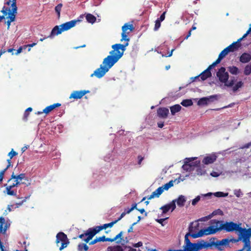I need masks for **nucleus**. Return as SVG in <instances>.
I'll return each mask as SVG.
<instances>
[{
	"label": "nucleus",
	"instance_id": "nucleus-1",
	"mask_svg": "<svg viewBox=\"0 0 251 251\" xmlns=\"http://www.w3.org/2000/svg\"><path fill=\"white\" fill-rule=\"evenodd\" d=\"M134 29L133 25L128 23L125 24L122 26L121 41H126V43L125 44H116L112 45L113 50L110 51V54L103 59L102 64L91 75V77L95 76L98 78H101L122 57L126 47L128 45L129 39L127 38V35Z\"/></svg>",
	"mask_w": 251,
	"mask_h": 251
},
{
	"label": "nucleus",
	"instance_id": "nucleus-2",
	"mask_svg": "<svg viewBox=\"0 0 251 251\" xmlns=\"http://www.w3.org/2000/svg\"><path fill=\"white\" fill-rule=\"evenodd\" d=\"M212 226L207 228L201 229L197 234L192 235V237L197 238L202 237L203 235L213 234L219 231L225 230L227 232L238 231L240 227V225L233 222H226L225 223L221 221L212 220L210 221Z\"/></svg>",
	"mask_w": 251,
	"mask_h": 251
},
{
	"label": "nucleus",
	"instance_id": "nucleus-3",
	"mask_svg": "<svg viewBox=\"0 0 251 251\" xmlns=\"http://www.w3.org/2000/svg\"><path fill=\"white\" fill-rule=\"evenodd\" d=\"M193 223L190 225L189 227V232L186 234L184 237V245L186 251H199L202 249L208 248L212 246L213 243H211V238L210 239V242L204 241L201 240L199 241L197 243H191L188 238V236L192 237V235L197 234V233H194L196 227H194Z\"/></svg>",
	"mask_w": 251,
	"mask_h": 251
},
{
	"label": "nucleus",
	"instance_id": "nucleus-4",
	"mask_svg": "<svg viewBox=\"0 0 251 251\" xmlns=\"http://www.w3.org/2000/svg\"><path fill=\"white\" fill-rule=\"evenodd\" d=\"M79 20H72L64 23L60 25H56L52 29L50 34L48 36L50 38H53L55 35L61 34L63 31L68 30L75 26Z\"/></svg>",
	"mask_w": 251,
	"mask_h": 251
},
{
	"label": "nucleus",
	"instance_id": "nucleus-5",
	"mask_svg": "<svg viewBox=\"0 0 251 251\" xmlns=\"http://www.w3.org/2000/svg\"><path fill=\"white\" fill-rule=\"evenodd\" d=\"M251 237V227L246 229L240 226L239 230L238 237L237 241L242 240L244 243V247H249L251 249L250 238Z\"/></svg>",
	"mask_w": 251,
	"mask_h": 251
},
{
	"label": "nucleus",
	"instance_id": "nucleus-6",
	"mask_svg": "<svg viewBox=\"0 0 251 251\" xmlns=\"http://www.w3.org/2000/svg\"><path fill=\"white\" fill-rule=\"evenodd\" d=\"M173 185L174 181L172 180L162 186L158 187L156 190L153 192L151 195H150V196L148 198V200H151L155 197L158 198L160 195L163 192L164 190H168L170 188L173 186Z\"/></svg>",
	"mask_w": 251,
	"mask_h": 251
},
{
	"label": "nucleus",
	"instance_id": "nucleus-7",
	"mask_svg": "<svg viewBox=\"0 0 251 251\" xmlns=\"http://www.w3.org/2000/svg\"><path fill=\"white\" fill-rule=\"evenodd\" d=\"M56 237V242L57 243H60V242H61L62 243L61 246L59 248L60 251L66 248L69 244V241L67 238L66 234L62 232L57 233Z\"/></svg>",
	"mask_w": 251,
	"mask_h": 251
},
{
	"label": "nucleus",
	"instance_id": "nucleus-8",
	"mask_svg": "<svg viewBox=\"0 0 251 251\" xmlns=\"http://www.w3.org/2000/svg\"><path fill=\"white\" fill-rule=\"evenodd\" d=\"M216 239L215 238H211V243H213L212 246H215V247L219 251H223L224 250V246L227 245L229 242V240L228 239H223L221 241L217 240L215 241Z\"/></svg>",
	"mask_w": 251,
	"mask_h": 251
},
{
	"label": "nucleus",
	"instance_id": "nucleus-9",
	"mask_svg": "<svg viewBox=\"0 0 251 251\" xmlns=\"http://www.w3.org/2000/svg\"><path fill=\"white\" fill-rule=\"evenodd\" d=\"M195 158H186L185 159L184 164L182 166V168L184 170L186 171H191L193 167H196L198 166L200 164V161L197 162H193L192 161L195 159Z\"/></svg>",
	"mask_w": 251,
	"mask_h": 251
},
{
	"label": "nucleus",
	"instance_id": "nucleus-10",
	"mask_svg": "<svg viewBox=\"0 0 251 251\" xmlns=\"http://www.w3.org/2000/svg\"><path fill=\"white\" fill-rule=\"evenodd\" d=\"M1 12L3 14V16L4 17L8 14V16L7 17L8 20L12 22L15 20L16 14L17 13V11H14L13 9H10V8L3 6L1 10Z\"/></svg>",
	"mask_w": 251,
	"mask_h": 251
},
{
	"label": "nucleus",
	"instance_id": "nucleus-11",
	"mask_svg": "<svg viewBox=\"0 0 251 251\" xmlns=\"http://www.w3.org/2000/svg\"><path fill=\"white\" fill-rule=\"evenodd\" d=\"M217 76L219 78V80L223 83L227 81L229 78V75L227 72L226 71L225 67H221L217 73Z\"/></svg>",
	"mask_w": 251,
	"mask_h": 251
},
{
	"label": "nucleus",
	"instance_id": "nucleus-12",
	"mask_svg": "<svg viewBox=\"0 0 251 251\" xmlns=\"http://www.w3.org/2000/svg\"><path fill=\"white\" fill-rule=\"evenodd\" d=\"M89 90H80V91H74L70 95L69 98L74 99L75 100L80 99L82 98L85 94L89 93Z\"/></svg>",
	"mask_w": 251,
	"mask_h": 251
},
{
	"label": "nucleus",
	"instance_id": "nucleus-13",
	"mask_svg": "<svg viewBox=\"0 0 251 251\" xmlns=\"http://www.w3.org/2000/svg\"><path fill=\"white\" fill-rule=\"evenodd\" d=\"M176 208V201H172L170 203L165 204L160 207V209L162 210V213L165 214L168 212L170 210L173 211Z\"/></svg>",
	"mask_w": 251,
	"mask_h": 251
},
{
	"label": "nucleus",
	"instance_id": "nucleus-14",
	"mask_svg": "<svg viewBox=\"0 0 251 251\" xmlns=\"http://www.w3.org/2000/svg\"><path fill=\"white\" fill-rule=\"evenodd\" d=\"M102 229V226H96L93 228H89L88 229L89 232L88 233V234H89L88 238H87L88 240H91L97 233Z\"/></svg>",
	"mask_w": 251,
	"mask_h": 251
},
{
	"label": "nucleus",
	"instance_id": "nucleus-15",
	"mask_svg": "<svg viewBox=\"0 0 251 251\" xmlns=\"http://www.w3.org/2000/svg\"><path fill=\"white\" fill-rule=\"evenodd\" d=\"M217 156L215 153L209 154L205 156L202 160V162L205 165H208L214 163L217 159Z\"/></svg>",
	"mask_w": 251,
	"mask_h": 251
},
{
	"label": "nucleus",
	"instance_id": "nucleus-16",
	"mask_svg": "<svg viewBox=\"0 0 251 251\" xmlns=\"http://www.w3.org/2000/svg\"><path fill=\"white\" fill-rule=\"evenodd\" d=\"M243 39L242 37L238 39L236 42H234L226 47L230 52H233L237 50L241 47V41Z\"/></svg>",
	"mask_w": 251,
	"mask_h": 251
},
{
	"label": "nucleus",
	"instance_id": "nucleus-17",
	"mask_svg": "<svg viewBox=\"0 0 251 251\" xmlns=\"http://www.w3.org/2000/svg\"><path fill=\"white\" fill-rule=\"evenodd\" d=\"M211 76V73L210 71L208 70V69H206L203 72H202L200 75L196 76L194 77H192L193 79L192 81H194L197 79H199V77H201V79L202 80H206L207 78L210 77Z\"/></svg>",
	"mask_w": 251,
	"mask_h": 251
},
{
	"label": "nucleus",
	"instance_id": "nucleus-18",
	"mask_svg": "<svg viewBox=\"0 0 251 251\" xmlns=\"http://www.w3.org/2000/svg\"><path fill=\"white\" fill-rule=\"evenodd\" d=\"M169 113V109L166 107H160L157 110V116L163 119L166 118Z\"/></svg>",
	"mask_w": 251,
	"mask_h": 251
},
{
	"label": "nucleus",
	"instance_id": "nucleus-19",
	"mask_svg": "<svg viewBox=\"0 0 251 251\" xmlns=\"http://www.w3.org/2000/svg\"><path fill=\"white\" fill-rule=\"evenodd\" d=\"M216 95L211 96L209 97H203L200 99L198 101V105H207L209 101H212L214 98H216Z\"/></svg>",
	"mask_w": 251,
	"mask_h": 251
},
{
	"label": "nucleus",
	"instance_id": "nucleus-20",
	"mask_svg": "<svg viewBox=\"0 0 251 251\" xmlns=\"http://www.w3.org/2000/svg\"><path fill=\"white\" fill-rule=\"evenodd\" d=\"M239 60L242 63H247L251 60V55L249 53L244 52L240 57Z\"/></svg>",
	"mask_w": 251,
	"mask_h": 251
},
{
	"label": "nucleus",
	"instance_id": "nucleus-21",
	"mask_svg": "<svg viewBox=\"0 0 251 251\" xmlns=\"http://www.w3.org/2000/svg\"><path fill=\"white\" fill-rule=\"evenodd\" d=\"M26 177L25 176V174H21L18 175H15L14 173H12L10 178L8 180V182L10 181L12 179H16L18 180V181H20V182H22L21 181L23 179H26Z\"/></svg>",
	"mask_w": 251,
	"mask_h": 251
},
{
	"label": "nucleus",
	"instance_id": "nucleus-22",
	"mask_svg": "<svg viewBox=\"0 0 251 251\" xmlns=\"http://www.w3.org/2000/svg\"><path fill=\"white\" fill-rule=\"evenodd\" d=\"M136 206H137V204L133 203L132 205V207L131 208H126L125 209L124 211L121 214L120 217L118 218V220L119 221H120L126 214H129L133 209H137Z\"/></svg>",
	"mask_w": 251,
	"mask_h": 251
},
{
	"label": "nucleus",
	"instance_id": "nucleus-23",
	"mask_svg": "<svg viewBox=\"0 0 251 251\" xmlns=\"http://www.w3.org/2000/svg\"><path fill=\"white\" fill-rule=\"evenodd\" d=\"M61 106V104L59 103H56L50 105L48 106H47L44 110L43 112L46 114H49L50 112L53 110L56 107H58Z\"/></svg>",
	"mask_w": 251,
	"mask_h": 251
},
{
	"label": "nucleus",
	"instance_id": "nucleus-24",
	"mask_svg": "<svg viewBox=\"0 0 251 251\" xmlns=\"http://www.w3.org/2000/svg\"><path fill=\"white\" fill-rule=\"evenodd\" d=\"M174 201H176V202L177 205L179 207L183 206L186 202L185 198L182 195L179 196L177 199Z\"/></svg>",
	"mask_w": 251,
	"mask_h": 251
},
{
	"label": "nucleus",
	"instance_id": "nucleus-25",
	"mask_svg": "<svg viewBox=\"0 0 251 251\" xmlns=\"http://www.w3.org/2000/svg\"><path fill=\"white\" fill-rule=\"evenodd\" d=\"M89 232V230L88 229L84 233H83V234H80L78 237L81 239L83 241H84L85 243H88L89 241L90 240H88V236H89V234H88V233ZM77 238V237H73V239H76Z\"/></svg>",
	"mask_w": 251,
	"mask_h": 251
},
{
	"label": "nucleus",
	"instance_id": "nucleus-26",
	"mask_svg": "<svg viewBox=\"0 0 251 251\" xmlns=\"http://www.w3.org/2000/svg\"><path fill=\"white\" fill-rule=\"evenodd\" d=\"M181 109V106L179 104H175L170 107V110L172 115H175L177 112H179Z\"/></svg>",
	"mask_w": 251,
	"mask_h": 251
},
{
	"label": "nucleus",
	"instance_id": "nucleus-27",
	"mask_svg": "<svg viewBox=\"0 0 251 251\" xmlns=\"http://www.w3.org/2000/svg\"><path fill=\"white\" fill-rule=\"evenodd\" d=\"M11 2V9H13L14 11H17L16 0H12V1L11 0H7V1L5 2V4L9 6Z\"/></svg>",
	"mask_w": 251,
	"mask_h": 251
},
{
	"label": "nucleus",
	"instance_id": "nucleus-28",
	"mask_svg": "<svg viewBox=\"0 0 251 251\" xmlns=\"http://www.w3.org/2000/svg\"><path fill=\"white\" fill-rule=\"evenodd\" d=\"M86 19L88 23L91 24H94L96 21V17L90 13L86 14Z\"/></svg>",
	"mask_w": 251,
	"mask_h": 251
},
{
	"label": "nucleus",
	"instance_id": "nucleus-29",
	"mask_svg": "<svg viewBox=\"0 0 251 251\" xmlns=\"http://www.w3.org/2000/svg\"><path fill=\"white\" fill-rule=\"evenodd\" d=\"M228 71L232 75H237L239 73L238 68L234 66H229L228 67Z\"/></svg>",
	"mask_w": 251,
	"mask_h": 251
},
{
	"label": "nucleus",
	"instance_id": "nucleus-30",
	"mask_svg": "<svg viewBox=\"0 0 251 251\" xmlns=\"http://www.w3.org/2000/svg\"><path fill=\"white\" fill-rule=\"evenodd\" d=\"M13 187L10 185L7 186L6 187V193L8 195L10 196H15L16 195V191L12 190Z\"/></svg>",
	"mask_w": 251,
	"mask_h": 251
},
{
	"label": "nucleus",
	"instance_id": "nucleus-31",
	"mask_svg": "<svg viewBox=\"0 0 251 251\" xmlns=\"http://www.w3.org/2000/svg\"><path fill=\"white\" fill-rule=\"evenodd\" d=\"M230 51L226 48L219 54L218 58L222 60Z\"/></svg>",
	"mask_w": 251,
	"mask_h": 251
},
{
	"label": "nucleus",
	"instance_id": "nucleus-32",
	"mask_svg": "<svg viewBox=\"0 0 251 251\" xmlns=\"http://www.w3.org/2000/svg\"><path fill=\"white\" fill-rule=\"evenodd\" d=\"M181 104L185 107L192 106L193 104L192 100L190 99H186L181 102Z\"/></svg>",
	"mask_w": 251,
	"mask_h": 251
},
{
	"label": "nucleus",
	"instance_id": "nucleus-33",
	"mask_svg": "<svg viewBox=\"0 0 251 251\" xmlns=\"http://www.w3.org/2000/svg\"><path fill=\"white\" fill-rule=\"evenodd\" d=\"M108 251H124L123 248L120 245H117L114 247H109Z\"/></svg>",
	"mask_w": 251,
	"mask_h": 251
},
{
	"label": "nucleus",
	"instance_id": "nucleus-34",
	"mask_svg": "<svg viewBox=\"0 0 251 251\" xmlns=\"http://www.w3.org/2000/svg\"><path fill=\"white\" fill-rule=\"evenodd\" d=\"M123 231H121L118 234H117L115 237V240L116 241L117 243H121L122 240H124L123 237Z\"/></svg>",
	"mask_w": 251,
	"mask_h": 251
},
{
	"label": "nucleus",
	"instance_id": "nucleus-35",
	"mask_svg": "<svg viewBox=\"0 0 251 251\" xmlns=\"http://www.w3.org/2000/svg\"><path fill=\"white\" fill-rule=\"evenodd\" d=\"M119 220L118 219L112 221V222L108 224H105L102 226L103 229H106L107 227H111L113 226V225L116 224Z\"/></svg>",
	"mask_w": 251,
	"mask_h": 251
},
{
	"label": "nucleus",
	"instance_id": "nucleus-36",
	"mask_svg": "<svg viewBox=\"0 0 251 251\" xmlns=\"http://www.w3.org/2000/svg\"><path fill=\"white\" fill-rule=\"evenodd\" d=\"M63 4L59 3L55 7V11L57 13V17L59 19L60 17V12L61 11Z\"/></svg>",
	"mask_w": 251,
	"mask_h": 251
},
{
	"label": "nucleus",
	"instance_id": "nucleus-37",
	"mask_svg": "<svg viewBox=\"0 0 251 251\" xmlns=\"http://www.w3.org/2000/svg\"><path fill=\"white\" fill-rule=\"evenodd\" d=\"M244 74L246 75H249L251 74V64H248L245 66Z\"/></svg>",
	"mask_w": 251,
	"mask_h": 251
},
{
	"label": "nucleus",
	"instance_id": "nucleus-38",
	"mask_svg": "<svg viewBox=\"0 0 251 251\" xmlns=\"http://www.w3.org/2000/svg\"><path fill=\"white\" fill-rule=\"evenodd\" d=\"M243 86V82L242 81H239L234 86H233L232 90L233 92H236L240 88H241Z\"/></svg>",
	"mask_w": 251,
	"mask_h": 251
},
{
	"label": "nucleus",
	"instance_id": "nucleus-39",
	"mask_svg": "<svg viewBox=\"0 0 251 251\" xmlns=\"http://www.w3.org/2000/svg\"><path fill=\"white\" fill-rule=\"evenodd\" d=\"M235 82V77L234 76L231 77L230 80L229 81H226L225 83V85L227 87H232L233 86Z\"/></svg>",
	"mask_w": 251,
	"mask_h": 251
},
{
	"label": "nucleus",
	"instance_id": "nucleus-40",
	"mask_svg": "<svg viewBox=\"0 0 251 251\" xmlns=\"http://www.w3.org/2000/svg\"><path fill=\"white\" fill-rule=\"evenodd\" d=\"M83 249L85 251H87L89 249V247L86 244H80L78 246V250L79 251H82Z\"/></svg>",
	"mask_w": 251,
	"mask_h": 251
},
{
	"label": "nucleus",
	"instance_id": "nucleus-41",
	"mask_svg": "<svg viewBox=\"0 0 251 251\" xmlns=\"http://www.w3.org/2000/svg\"><path fill=\"white\" fill-rule=\"evenodd\" d=\"M220 59H219L218 58L217 59V60L214 62L211 65H209V67L207 68L208 69V70L210 71L211 69H212L213 67H214L217 64H219L221 62Z\"/></svg>",
	"mask_w": 251,
	"mask_h": 251
},
{
	"label": "nucleus",
	"instance_id": "nucleus-42",
	"mask_svg": "<svg viewBox=\"0 0 251 251\" xmlns=\"http://www.w3.org/2000/svg\"><path fill=\"white\" fill-rule=\"evenodd\" d=\"M214 195L217 197H225L228 195V193H225L222 192H217L215 193Z\"/></svg>",
	"mask_w": 251,
	"mask_h": 251
},
{
	"label": "nucleus",
	"instance_id": "nucleus-43",
	"mask_svg": "<svg viewBox=\"0 0 251 251\" xmlns=\"http://www.w3.org/2000/svg\"><path fill=\"white\" fill-rule=\"evenodd\" d=\"M18 155V153L14 151L13 149H12L11 151L9 152L8 154V156L9 157L10 159H12L14 156Z\"/></svg>",
	"mask_w": 251,
	"mask_h": 251
},
{
	"label": "nucleus",
	"instance_id": "nucleus-44",
	"mask_svg": "<svg viewBox=\"0 0 251 251\" xmlns=\"http://www.w3.org/2000/svg\"><path fill=\"white\" fill-rule=\"evenodd\" d=\"M161 21H159L158 20H156L155 21V25L154 27V30L155 31L157 30L160 27L161 25Z\"/></svg>",
	"mask_w": 251,
	"mask_h": 251
},
{
	"label": "nucleus",
	"instance_id": "nucleus-45",
	"mask_svg": "<svg viewBox=\"0 0 251 251\" xmlns=\"http://www.w3.org/2000/svg\"><path fill=\"white\" fill-rule=\"evenodd\" d=\"M234 194L238 198L240 197L241 196L243 195L240 189L235 190L234 191Z\"/></svg>",
	"mask_w": 251,
	"mask_h": 251
},
{
	"label": "nucleus",
	"instance_id": "nucleus-46",
	"mask_svg": "<svg viewBox=\"0 0 251 251\" xmlns=\"http://www.w3.org/2000/svg\"><path fill=\"white\" fill-rule=\"evenodd\" d=\"M5 224V219L3 217H0V230H2L3 226Z\"/></svg>",
	"mask_w": 251,
	"mask_h": 251
},
{
	"label": "nucleus",
	"instance_id": "nucleus-47",
	"mask_svg": "<svg viewBox=\"0 0 251 251\" xmlns=\"http://www.w3.org/2000/svg\"><path fill=\"white\" fill-rule=\"evenodd\" d=\"M7 169H4L3 170H1L0 172V182H1L3 179V176H4V174L5 173V172L6 171Z\"/></svg>",
	"mask_w": 251,
	"mask_h": 251
},
{
	"label": "nucleus",
	"instance_id": "nucleus-48",
	"mask_svg": "<svg viewBox=\"0 0 251 251\" xmlns=\"http://www.w3.org/2000/svg\"><path fill=\"white\" fill-rule=\"evenodd\" d=\"M200 200V196H197L195 199H193L192 201V204L195 205Z\"/></svg>",
	"mask_w": 251,
	"mask_h": 251
},
{
	"label": "nucleus",
	"instance_id": "nucleus-49",
	"mask_svg": "<svg viewBox=\"0 0 251 251\" xmlns=\"http://www.w3.org/2000/svg\"><path fill=\"white\" fill-rule=\"evenodd\" d=\"M21 184V182L20 181H18L16 179H15V180L14 181V182L11 185H10L12 187L14 188V187L15 186H17L18 185Z\"/></svg>",
	"mask_w": 251,
	"mask_h": 251
},
{
	"label": "nucleus",
	"instance_id": "nucleus-50",
	"mask_svg": "<svg viewBox=\"0 0 251 251\" xmlns=\"http://www.w3.org/2000/svg\"><path fill=\"white\" fill-rule=\"evenodd\" d=\"M166 13V11H165L160 16V17H159V18H158L157 20H158L159 21H161V22H162L164 20L165 18V14Z\"/></svg>",
	"mask_w": 251,
	"mask_h": 251
},
{
	"label": "nucleus",
	"instance_id": "nucleus-51",
	"mask_svg": "<svg viewBox=\"0 0 251 251\" xmlns=\"http://www.w3.org/2000/svg\"><path fill=\"white\" fill-rule=\"evenodd\" d=\"M29 115L28 112H27L26 111H25L23 117V120L25 121H26L27 120V118Z\"/></svg>",
	"mask_w": 251,
	"mask_h": 251
},
{
	"label": "nucleus",
	"instance_id": "nucleus-52",
	"mask_svg": "<svg viewBox=\"0 0 251 251\" xmlns=\"http://www.w3.org/2000/svg\"><path fill=\"white\" fill-rule=\"evenodd\" d=\"M11 159H10L9 158V159H8L7 160V162L8 164H7L6 167L5 169L7 170L10 166H12V164H11Z\"/></svg>",
	"mask_w": 251,
	"mask_h": 251
},
{
	"label": "nucleus",
	"instance_id": "nucleus-53",
	"mask_svg": "<svg viewBox=\"0 0 251 251\" xmlns=\"http://www.w3.org/2000/svg\"><path fill=\"white\" fill-rule=\"evenodd\" d=\"M98 239L99 242L106 241V237H105V236H104V235L101 236V237H99V238H98Z\"/></svg>",
	"mask_w": 251,
	"mask_h": 251
},
{
	"label": "nucleus",
	"instance_id": "nucleus-54",
	"mask_svg": "<svg viewBox=\"0 0 251 251\" xmlns=\"http://www.w3.org/2000/svg\"><path fill=\"white\" fill-rule=\"evenodd\" d=\"M251 249L249 247H244V245L243 246V247L242 249L236 251H251Z\"/></svg>",
	"mask_w": 251,
	"mask_h": 251
},
{
	"label": "nucleus",
	"instance_id": "nucleus-55",
	"mask_svg": "<svg viewBox=\"0 0 251 251\" xmlns=\"http://www.w3.org/2000/svg\"><path fill=\"white\" fill-rule=\"evenodd\" d=\"M251 32V24L250 25V27H249L248 31L242 37L243 39L245 38L250 32Z\"/></svg>",
	"mask_w": 251,
	"mask_h": 251
},
{
	"label": "nucleus",
	"instance_id": "nucleus-56",
	"mask_svg": "<svg viewBox=\"0 0 251 251\" xmlns=\"http://www.w3.org/2000/svg\"><path fill=\"white\" fill-rule=\"evenodd\" d=\"M29 197H28V198ZM27 197H25L21 202L16 203V207H19L20 205H21L24 202L26 201Z\"/></svg>",
	"mask_w": 251,
	"mask_h": 251
},
{
	"label": "nucleus",
	"instance_id": "nucleus-57",
	"mask_svg": "<svg viewBox=\"0 0 251 251\" xmlns=\"http://www.w3.org/2000/svg\"><path fill=\"white\" fill-rule=\"evenodd\" d=\"M138 164L139 165H141L142 161L144 159V157H142L141 155H139L138 156Z\"/></svg>",
	"mask_w": 251,
	"mask_h": 251
},
{
	"label": "nucleus",
	"instance_id": "nucleus-58",
	"mask_svg": "<svg viewBox=\"0 0 251 251\" xmlns=\"http://www.w3.org/2000/svg\"><path fill=\"white\" fill-rule=\"evenodd\" d=\"M210 175L213 177H217L219 176V174L216 172L213 171L211 173Z\"/></svg>",
	"mask_w": 251,
	"mask_h": 251
},
{
	"label": "nucleus",
	"instance_id": "nucleus-59",
	"mask_svg": "<svg viewBox=\"0 0 251 251\" xmlns=\"http://www.w3.org/2000/svg\"><path fill=\"white\" fill-rule=\"evenodd\" d=\"M137 224V222L134 223L132 224L131 226L128 229L127 232H131L133 231V226Z\"/></svg>",
	"mask_w": 251,
	"mask_h": 251
},
{
	"label": "nucleus",
	"instance_id": "nucleus-60",
	"mask_svg": "<svg viewBox=\"0 0 251 251\" xmlns=\"http://www.w3.org/2000/svg\"><path fill=\"white\" fill-rule=\"evenodd\" d=\"M143 245L142 242H138L137 243L135 244L133 246L136 248L141 247Z\"/></svg>",
	"mask_w": 251,
	"mask_h": 251
},
{
	"label": "nucleus",
	"instance_id": "nucleus-61",
	"mask_svg": "<svg viewBox=\"0 0 251 251\" xmlns=\"http://www.w3.org/2000/svg\"><path fill=\"white\" fill-rule=\"evenodd\" d=\"M99 242L98 238H95L94 240H92L89 243V245H92L97 243Z\"/></svg>",
	"mask_w": 251,
	"mask_h": 251
},
{
	"label": "nucleus",
	"instance_id": "nucleus-62",
	"mask_svg": "<svg viewBox=\"0 0 251 251\" xmlns=\"http://www.w3.org/2000/svg\"><path fill=\"white\" fill-rule=\"evenodd\" d=\"M167 251H186L185 245L183 246V250H172L170 249Z\"/></svg>",
	"mask_w": 251,
	"mask_h": 251
},
{
	"label": "nucleus",
	"instance_id": "nucleus-63",
	"mask_svg": "<svg viewBox=\"0 0 251 251\" xmlns=\"http://www.w3.org/2000/svg\"><path fill=\"white\" fill-rule=\"evenodd\" d=\"M22 50L23 48L22 47H21L16 50V52L14 54L16 55H18L22 51Z\"/></svg>",
	"mask_w": 251,
	"mask_h": 251
},
{
	"label": "nucleus",
	"instance_id": "nucleus-64",
	"mask_svg": "<svg viewBox=\"0 0 251 251\" xmlns=\"http://www.w3.org/2000/svg\"><path fill=\"white\" fill-rule=\"evenodd\" d=\"M251 146V142L245 144L242 148H249Z\"/></svg>",
	"mask_w": 251,
	"mask_h": 251
}]
</instances>
